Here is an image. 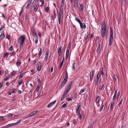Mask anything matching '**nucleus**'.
<instances>
[{"mask_svg":"<svg viewBox=\"0 0 128 128\" xmlns=\"http://www.w3.org/2000/svg\"><path fill=\"white\" fill-rule=\"evenodd\" d=\"M13 116V114H9L7 116L8 117H12Z\"/></svg>","mask_w":128,"mask_h":128,"instance_id":"51","label":"nucleus"},{"mask_svg":"<svg viewBox=\"0 0 128 128\" xmlns=\"http://www.w3.org/2000/svg\"><path fill=\"white\" fill-rule=\"evenodd\" d=\"M68 90H67V91L65 90V91L64 92V93L63 94L62 97L61 99V101H62L64 100V98H65L66 95V94H67V93H68Z\"/></svg>","mask_w":128,"mask_h":128,"instance_id":"5","label":"nucleus"},{"mask_svg":"<svg viewBox=\"0 0 128 128\" xmlns=\"http://www.w3.org/2000/svg\"><path fill=\"white\" fill-rule=\"evenodd\" d=\"M38 111L36 110L34 111H33L31 112V113H30L28 115L27 117L24 118H29L30 117H31L32 116H34L35 114H36L38 112Z\"/></svg>","mask_w":128,"mask_h":128,"instance_id":"4","label":"nucleus"},{"mask_svg":"<svg viewBox=\"0 0 128 128\" xmlns=\"http://www.w3.org/2000/svg\"><path fill=\"white\" fill-rule=\"evenodd\" d=\"M42 48H40L39 51L38 53V56H40L42 54Z\"/></svg>","mask_w":128,"mask_h":128,"instance_id":"29","label":"nucleus"},{"mask_svg":"<svg viewBox=\"0 0 128 128\" xmlns=\"http://www.w3.org/2000/svg\"><path fill=\"white\" fill-rule=\"evenodd\" d=\"M63 64H62V63H60V65L59 66V68H58L59 69V70H60L61 68H62V65H63Z\"/></svg>","mask_w":128,"mask_h":128,"instance_id":"54","label":"nucleus"},{"mask_svg":"<svg viewBox=\"0 0 128 128\" xmlns=\"http://www.w3.org/2000/svg\"><path fill=\"white\" fill-rule=\"evenodd\" d=\"M95 72V71L94 70H91L90 72V77H93L94 75Z\"/></svg>","mask_w":128,"mask_h":128,"instance_id":"14","label":"nucleus"},{"mask_svg":"<svg viewBox=\"0 0 128 128\" xmlns=\"http://www.w3.org/2000/svg\"><path fill=\"white\" fill-rule=\"evenodd\" d=\"M26 38V37L24 35H21L19 38L18 40V44L20 46V48L21 46H23L24 44V42Z\"/></svg>","mask_w":128,"mask_h":128,"instance_id":"2","label":"nucleus"},{"mask_svg":"<svg viewBox=\"0 0 128 128\" xmlns=\"http://www.w3.org/2000/svg\"><path fill=\"white\" fill-rule=\"evenodd\" d=\"M16 66L18 67L19 66L21 65V60H19L16 63Z\"/></svg>","mask_w":128,"mask_h":128,"instance_id":"23","label":"nucleus"},{"mask_svg":"<svg viewBox=\"0 0 128 128\" xmlns=\"http://www.w3.org/2000/svg\"><path fill=\"white\" fill-rule=\"evenodd\" d=\"M9 54V53H6V54H5L3 56V57L4 58H5L6 56H8Z\"/></svg>","mask_w":128,"mask_h":128,"instance_id":"49","label":"nucleus"},{"mask_svg":"<svg viewBox=\"0 0 128 128\" xmlns=\"http://www.w3.org/2000/svg\"><path fill=\"white\" fill-rule=\"evenodd\" d=\"M40 2H41L42 3V5L40 6H43L44 4V0H40Z\"/></svg>","mask_w":128,"mask_h":128,"instance_id":"53","label":"nucleus"},{"mask_svg":"<svg viewBox=\"0 0 128 128\" xmlns=\"http://www.w3.org/2000/svg\"><path fill=\"white\" fill-rule=\"evenodd\" d=\"M88 32L87 33L85 34L84 40V42H86V41L87 38H88Z\"/></svg>","mask_w":128,"mask_h":128,"instance_id":"17","label":"nucleus"},{"mask_svg":"<svg viewBox=\"0 0 128 128\" xmlns=\"http://www.w3.org/2000/svg\"><path fill=\"white\" fill-rule=\"evenodd\" d=\"M75 20L76 21H77L79 24H80L82 22L80 19L77 17L75 18Z\"/></svg>","mask_w":128,"mask_h":128,"instance_id":"28","label":"nucleus"},{"mask_svg":"<svg viewBox=\"0 0 128 128\" xmlns=\"http://www.w3.org/2000/svg\"><path fill=\"white\" fill-rule=\"evenodd\" d=\"M99 96H98L96 98V103L98 102V101L99 100Z\"/></svg>","mask_w":128,"mask_h":128,"instance_id":"42","label":"nucleus"},{"mask_svg":"<svg viewBox=\"0 0 128 128\" xmlns=\"http://www.w3.org/2000/svg\"><path fill=\"white\" fill-rule=\"evenodd\" d=\"M40 64V62H38L37 65V69L38 72L40 71L41 69Z\"/></svg>","mask_w":128,"mask_h":128,"instance_id":"6","label":"nucleus"},{"mask_svg":"<svg viewBox=\"0 0 128 128\" xmlns=\"http://www.w3.org/2000/svg\"><path fill=\"white\" fill-rule=\"evenodd\" d=\"M8 127L7 126V125L6 126H4L2 127H1L0 128H8Z\"/></svg>","mask_w":128,"mask_h":128,"instance_id":"64","label":"nucleus"},{"mask_svg":"<svg viewBox=\"0 0 128 128\" xmlns=\"http://www.w3.org/2000/svg\"><path fill=\"white\" fill-rule=\"evenodd\" d=\"M97 74L100 76L101 75H104V72L103 70V69H100L99 72H98Z\"/></svg>","mask_w":128,"mask_h":128,"instance_id":"10","label":"nucleus"},{"mask_svg":"<svg viewBox=\"0 0 128 128\" xmlns=\"http://www.w3.org/2000/svg\"><path fill=\"white\" fill-rule=\"evenodd\" d=\"M104 105H102L100 107V112H101L102 110V109L104 107Z\"/></svg>","mask_w":128,"mask_h":128,"instance_id":"39","label":"nucleus"},{"mask_svg":"<svg viewBox=\"0 0 128 128\" xmlns=\"http://www.w3.org/2000/svg\"><path fill=\"white\" fill-rule=\"evenodd\" d=\"M80 103H78V104L77 106V108H76L80 109Z\"/></svg>","mask_w":128,"mask_h":128,"instance_id":"52","label":"nucleus"},{"mask_svg":"<svg viewBox=\"0 0 128 128\" xmlns=\"http://www.w3.org/2000/svg\"><path fill=\"white\" fill-rule=\"evenodd\" d=\"M78 2H75L74 3V8L76 10H77L78 8Z\"/></svg>","mask_w":128,"mask_h":128,"instance_id":"24","label":"nucleus"},{"mask_svg":"<svg viewBox=\"0 0 128 128\" xmlns=\"http://www.w3.org/2000/svg\"><path fill=\"white\" fill-rule=\"evenodd\" d=\"M85 91V90L84 89H82L80 92V94H81L83 92Z\"/></svg>","mask_w":128,"mask_h":128,"instance_id":"45","label":"nucleus"},{"mask_svg":"<svg viewBox=\"0 0 128 128\" xmlns=\"http://www.w3.org/2000/svg\"><path fill=\"white\" fill-rule=\"evenodd\" d=\"M117 94V91L116 90L114 94V96L113 98V99L114 100H115L116 98V96Z\"/></svg>","mask_w":128,"mask_h":128,"instance_id":"32","label":"nucleus"},{"mask_svg":"<svg viewBox=\"0 0 128 128\" xmlns=\"http://www.w3.org/2000/svg\"><path fill=\"white\" fill-rule=\"evenodd\" d=\"M71 46V42H69L68 43V46L67 47V48L66 49H68V50H69L70 48V46Z\"/></svg>","mask_w":128,"mask_h":128,"instance_id":"33","label":"nucleus"},{"mask_svg":"<svg viewBox=\"0 0 128 128\" xmlns=\"http://www.w3.org/2000/svg\"><path fill=\"white\" fill-rule=\"evenodd\" d=\"M22 121V119H20L19 120L16 122L15 123H12V125L13 126H14L17 125L20 123Z\"/></svg>","mask_w":128,"mask_h":128,"instance_id":"12","label":"nucleus"},{"mask_svg":"<svg viewBox=\"0 0 128 128\" xmlns=\"http://www.w3.org/2000/svg\"><path fill=\"white\" fill-rule=\"evenodd\" d=\"M8 128L12 127L13 126L12 125V123H10L7 125Z\"/></svg>","mask_w":128,"mask_h":128,"instance_id":"55","label":"nucleus"},{"mask_svg":"<svg viewBox=\"0 0 128 128\" xmlns=\"http://www.w3.org/2000/svg\"><path fill=\"white\" fill-rule=\"evenodd\" d=\"M69 50H68V49H66V60H67L68 58L69 52Z\"/></svg>","mask_w":128,"mask_h":128,"instance_id":"15","label":"nucleus"},{"mask_svg":"<svg viewBox=\"0 0 128 128\" xmlns=\"http://www.w3.org/2000/svg\"><path fill=\"white\" fill-rule=\"evenodd\" d=\"M49 52L48 51H47V52H46V55H45V57H48V55H49Z\"/></svg>","mask_w":128,"mask_h":128,"instance_id":"44","label":"nucleus"},{"mask_svg":"<svg viewBox=\"0 0 128 128\" xmlns=\"http://www.w3.org/2000/svg\"><path fill=\"white\" fill-rule=\"evenodd\" d=\"M67 80L68 79L64 78V80L62 82H64L65 83H66L67 81Z\"/></svg>","mask_w":128,"mask_h":128,"instance_id":"50","label":"nucleus"},{"mask_svg":"<svg viewBox=\"0 0 128 128\" xmlns=\"http://www.w3.org/2000/svg\"><path fill=\"white\" fill-rule=\"evenodd\" d=\"M49 10V8L48 7L45 8L44 10L46 12H48Z\"/></svg>","mask_w":128,"mask_h":128,"instance_id":"41","label":"nucleus"},{"mask_svg":"<svg viewBox=\"0 0 128 128\" xmlns=\"http://www.w3.org/2000/svg\"><path fill=\"white\" fill-rule=\"evenodd\" d=\"M100 43L98 44V46L96 50V52L98 53L100 51Z\"/></svg>","mask_w":128,"mask_h":128,"instance_id":"22","label":"nucleus"},{"mask_svg":"<svg viewBox=\"0 0 128 128\" xmlns=\"http://www.w3.org/2000/svg\"><path fill=\"white\" fill-rule=\"evenodd\" d=\"M5 120V119L3 117V116H0V121L2 120V121H4Z\"/></svg>","mask_w":128,"mask_h":128,"instance_id":"34","label":"nucleus"},{"mask_svg":"<svg viewBox=\"0 0 128 128\" xmlns=\"http://www.w3.org/2000/svg\"><path fill=\"white\" fill-rule=\"evenodd\" d=\"M21 10L20 11V12L19 13V16H20L21 15L22 13V12L23 8H22Z\"/></svg>","mask_w":128,"mask_h":128,"instance_id":"60","label":"nucleus"},{"mask_svg":"<svg viewBox=\"0 0 128 128\" xmlns=\"http://www.w3.org/2000/svg\"><path fill=\"white\" fill-rule=\"evenodd\" d=\"M68 73L67 71H66L64 78L68 79Z\"/></svg>","mask_w":128,"mask_h":128,"instance_id":"35","label":"nucleus"},{"mask_svg":"<svg viewBox=\"0 0 128 128\" xmlns=\"http://www.w3.org/2000/svg\"><path fill=\"white\" fill-rule=\"evenodd\" d=\"M72 82L71 81L70 83L68 85V86L66 88V90H68V91L69 92V90L70 89L71 86H72Z\"/></svg>","mask_w":128,"mask_h":128,"instance_id":"7","label":"nucleus"},{"mask_svg":"<svg viewBox=\"0 0 128 128\" xmlns=\"http://www.w3.org/2000/svg\"><path fill=\"white\" fill-rule=\"evenodd\" d=\"M66 84L64 82H62L61 84L60 85L59 88L60 89L62 88Z\"/></svg>","mask_w":128,"mask_h":128,"instance_id":"19","label":"nucleus"},{"mask_svg":"<svg viewBox=\"0 0 128 128\" xmlns=\"http://www.w3.org/2000/svg\"><path fill=\"white\" fill-rule=\"evenodd\" d=\"M80 109L77 108L76 109V114L78 116L79 115L80 113Z\"/></svg>","mask_w":128,"mask_h":128,"instance_id":"21","label":"nucleus"},{"mask_svg":"<svg viewBox=\"0 0 128 128\" xmlns=\"http://www.w3.org/2000/svg\"><path fill=\"white\" fill-rule=\"evenodd\" d=\"M110 36L109 40V46H111L112 44V27H110Z\"/></svg>","mask_w":128,"mask_h":128,"instance_id":"3","label":"nucleus"},{"mask_svg":"<svg viewBox=\"0 0 128 128\" xmlns=\"http://www.w3.org/2000/svg\"><path fill=\"white\" fill-rule=\"evenodd\" d=\"M63 6H62V5H61L60 8L59 9V12L60 13H62V14H63L64 13V9H63Z\"/></svg>","mask_w":128,"mask_h":128,"instance_id":"16","label":"nucleus"},{"mask_svg":"<svg viewBox=\"0 0 128 128\" xmlns=\"http://www.w3.org/2000/svg\"><path fill=\"white\" fill-rule=\"evenodd\" d=\"M10 78V76H8V77H6V78H5L4 79V81L6 80H8V78Z\"/></svg>","mask_w":128,"mask_h":128,"instance_id":"47","label":"nucleus"},{"mask_svg":"<svg viewBox=\"0 0 128 128\" xmlns=\"http://www.w3.org/2000/svg\"><path fill=\"white\" fill-rule=\"evenodd\" d=\"M4 27L5 26H1V27L0 28V31H1L2 30H3L4 28Z\"/></svg>","mask_w":128,"mask_h":128,"instance_id":"58","label":"nucleus"},{"mask_svg":"<svg viewBox=\"0 0 128 128\" xmlns=\"http://www.w3.org/2000/svg\"><path fill=\"white\" fill-rule=\"evenodd\" d=\"M108 32L106 29V25L105 23L102 24L101 34L102 38H104L105 36H106Z\"/></svg>","mask_w":128,"mask_h":128,"instance_id":"1","label":"nucleus"},{"mask_svg":"<svg viewBox=\"0 0 128 128\" xmlns=\"http://www.w3.org/2000/svg\"><path fill=\"white\" fill-rule=\"evenodd\" d=\"M10 38V36L8 35L6 36V38H7L8 40H9Z\"/></svg>","mask_w":128,"mask_h":128,"instance_id":"61","label":"nucleus"},{"mask_svg":"<svg viewBox=\"0 0 128 128\" xmlns=\"http://www.w3.org/2000/svg\"><path fill=\"white\" fill-rule=\"evenodd\" d=\"M67 102L63 104L62 106L61 107L64 108L67 106Z\"/></svg>","mask_w":128,"mask_h":128,"instance_id":"36","label":"nucleus"},{"mask_svg":"<svg viewBox=\"0 0 128 128\" xmlns=\"http://www.w3.org/2000/svg\"><path fill=\"white\" fill-rule=\"evenodd\" d=\"M100 76H99V75H98V74H97V75L96 76V80H99V79Z\"/></svg>","mask_w":128,"mask_h":128,"instance_id":"57","label":"nucleus"},{"mask_svg":"<svg viewBox=\"0 0 128 128\" xmlns=\"http://www.w3.org/2000/svg\"><path fill=\"white\" fill-rule=\"evenodd\" d=\"M22 121V119H20L19 120L16 122L15 123H12V125L13 126H14L17 125L20 123Z\"/></svg>","mask_w":128,"mask_h":128,"instance_id":"11","label":"nucleus"},{"mask_svg":"<svg viewBox=\"0 0 128 128\" xmlns=\"http://www.w3.org/2000/svg\"><path fill=\"white\" fill-rule=\"evenodd\" d=\"M31 5L30 4H29L28 3V4L26 6V8L27 9H28L29 8V7Z\"/></svg>","mask_w":128,"mask_h":128,"instance_id":"40","label":"nucleus"},{"mask_svg":"<svg viewBox=\"0 0 128 128\" xmlns=\"http://www.w3.org/2000/svg\"><path fill=\"white\" fill-rule=\"evenodd\" d=\"M37 82L39 84H41V82L39 78H38L37 79Z\"/></svg>","mask_w":128,"mask_h":128,"instance_id":"46","label":"nucleus"},{"mask_svg":"<svg viewBox=\"0 0 128 128\" xmlns=\"http://www.w3.org/2000/svg\"><path fill=\"white\" fill-rule=\"evenodd\" d=\"M76 64V62L75 61H74V63L72 64V68L74 70H75L76 68H75V65Z\"/></svg>","mask_w":128,"mask_h":128,"instance_id":"31","label":"nucleus"},{"mask_svg":"<svg viewBox=\"0 0 128 128\" xmlns=\"http://www.w3.org/2000/svg\"><path fill=\"white\" fill-rule=\"evenodd\" d=\"M56 102V100H55L54 101H53L50 103L49 104H48V105L47 106V107H48V108H50L52 106H53L54 105Z\"/></svg>","mask_w":128,"mask_h":128,"instance_id":"8","label":"nucleus"},{"mask_svg":"<svg viewBox=\"0 0 128 128\" xmlns=\"http://www.w3.org/2000/svg\"><path fill=\"white\" fill-rule=\"evenodd\" d=\"M17 91V90L16 89H14L11 92L12 93H16V91Z\"/></svg>","mask_w":128,"mask_h":128,"instance_id":"59","label":"nucleus"},{"mask_svg":"<svg viewBox=\"0 0 128 128\" xmlns=\"http://www.w3.org/2000/svg\"><path fill=\"white\" fill-rule=\"evenodd\" d=\"M83 116L82 114H80L79 116V119L80 120H81L82 119Z\"/></svg>","mask_w":128,"mask_h":128,"instance_id":"62","label":"nucleus"},{"mask_svg":"<svg viewBox=\"0 0 128 128\" xmlns=\"http://www.w3.org/2000/svg\"><path fill=\"white\" fill-rule=\"evenodd\" d=\"M62 14H62V13H60V12H59L58 15V20L59 24H60V19L62 15Z\"/></svg>","mask_w":128,"mask_h":128,"instance_id":"9","label":"nucleus"},{"mask_svg":"<svg viewBox=\"0 0 128 128\" xmlns=\"http://www.w3.org/2000/svg\"><path fill=\"white\" fill-rule=\"evenodd\" d=\"M0 37L1 39H3L5 37L4 33V32H2L0 35Z\"/></svg>","mask_w":128,"mask_h":128,"instance_id":"27","label":"nucleus"},{"mask_svg":"<svg viewBox=\"0 0 128 128\" xmlns=\"http://www.w3.org/2000/svg\"><path fill=\"white\" fill-rule=\"evenodd\" d=\"M9 50L10 51H12L13 50V48L12 46H10L9 48Z\"/></svg>","mask_w":128,"mask_h":128,"instance_id":"43","label":"nucleus"},{"mask_svg":"<svg viewBox=\"0 0 128 128\" xmlns=\"http://www.w3.org/2000/svg\"><path fill=\"white\" fill-rule=\"evenodd\" d=\"M104 84H103V83L102 82L101 85H100V90H102L104 89Z\"/></svg>","mask_w":128,"mask_h":128,"instance_id":"26","label":"nucleus"},{"mask_svg":"<svg viewBox=\"0 0 128 128\" xmlns=\"http://www.w3.org/2000/svg\"><path fill=\"white\" fill-rule=\"evenodd\" d=\"M33 8L34 12H36L38 8L37 7V6L36 4H35V5L33 6Z\"/></svg>","mask_w":128,"mask_h":128,"instance_id":"18","label":"nucleus"},{"mask_svg":"<svg viewBox=\"0 0 128 128\" xmlns=\"http://www.w3.org/2000/svg\"><path fill=\"white\" fill-rule=\"evenodd\" d=\"M16 72H15V71L13 70L11 74V76H14Z\"/></svg>","mask_w":128,"mask_h":128,"instance_id":"37","label":"nucleus"},{"mask_svg":"<svg viewBox=\"0 0 128 128\" xmlns=\"http://www.w3.org/2000/svg\"><path fill=\"white\" fill-rule=\"evenodd\" d=\"M62 47H60L58 49V55L60 56L61 54V52Z\"/></svg>","mask_w":128,"mask_h":128,"instance_id":"20","label":"nucleus"},{"mask_svg":"<svg viewBox=\"0 0 128 128\" xmlns=\"http://www.w3.org/2000/svg\"><path fill=\"white\" fill-rule=\"evenodd\" d=\"M80 24V27L82 29V28H86V26L85 24L82 23H81Z\"/></svg>","mask_w":128,"mask_h":128,"instance_id":"13","label":"nucleus"},{"mask_svg":"<svg viewBox=\"0 0 128 128\" xmlns=\"http://www.w3.org/2000/svg\"><path fill=\"white\" fill-rule=\"evenodd\" d=\"M80 8L81 10H83L84 9V6L83 4H81L80 6Z\"/></svg>","mask_w":128,"mask_h":128,"instance_id":"38","label":"nucleus"},{"mask_svg":"<svg viewBox=\"0 0 128 128\" xmlns=\"http://www.w3.org/2000/svg\"><path fill=\"white\" fill-rule=\"evenodd\" d=\"M40 88V86L39 85L37 86L36 88L35 89L34 92H38Z\"/></svg>","mask_w":128,"mask_h":128,"instance_id":"30","label":"nucleus"},{"mask_svg":"<svg viewBox=\"0 0 128 128\" xmlns=\"http://www.w3.org/2000/svg\"><path fill=\"white\" fill-rule=\"evenodd\" d=\"M16 54V52H12L10 53V54L11 56H12L13 55L15 54Z\"/></svg>","mask_w":128,"mask_h":128,"instance_id":"48","label":"nucleus"},{"mask_svg":"<svg viewBox=\"0 0 128 128\" xmlns=\"http://www.w3.org/2000/svg\"><path fill=\"white\" fill-rule=\"evenodd\" d=\"M98 81L99 80H95V86H96L97 85L98 83Z\"/></svg>","mask_w":128,"mask_h":128,"instance_id":"63","label":"nucleus"},{"mask_svg":"<svg viewBox=\"0 0 128 128\" xmlns=\"http://www.w3.org/2000/svg\"><path fill=\"white\" fill-rule=\"evenodd\" d=\"M32 33L34 36L36 34V33L35 30L34 29H33V30Z\"/></svg>","mask_w":128,"mask_h":128,"instance_id":"56","label":"nucleus"},{"mask_svg":"<svg viewBox=\"0 0 128 128\" xmlns=\"http://www.w3.org/2000/svg\"><path fill=\"white\" fill-rule=\"evenodd\" d=\"M24 73L23 72H21L20 73L19 75V79L22 78L24 76Z\"/></svg>","mask_w":128,"mask_h":128,"instance_id":"25","label":"nucleus"}]
</instances>
